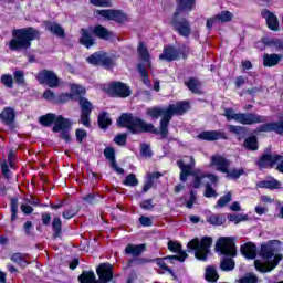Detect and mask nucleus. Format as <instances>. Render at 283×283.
Wrapping results in <instances>:
<instances>
[{
  "mask_svg": "<svg viewBox=\"0 0 283 283\" xmlns=\"http://www.w3.org/2000/svg\"><path fill=\"white\" fill-rule=\"evenodd\" d=\"M280 251V241H270L261 245L259 255L261 260L254 261V266L260 273H271L282 260V254H275Z\"/></svg>",
  "mask_w": 283,
  "mask_h": 283,
  "instance_id": "1",
  "label": "nucleus"
},
{
  "mask_svg": "<svg viewBox=\"0 0 283 283\" xmlns=\"http://www.w3.org/2000/svg\"><path fill=\"white\" fill-rule=\"evenodd\" d=\"M189 109V102H178L177 104H170L167 108H158L153 107L147 109L148 116L151 118H159L160 120V135L161 138H167L169 130L167 127L169 126V120H171V116L174 114H185Z\"/></svg>",
  "mask_w": 283,
  "mask_h": 283,
  "instance_id": "2",
  "label": "nucleus"
},
{
  "mask_svg": "<svg viewBox=\"0 0 283 283\" xmlns=\"http://www.w3.org/2000/svg\"><path fill=\"white\" fill-rule=\"evenodd\" d=\"M177 10L172 18V25L181 36H189L191 34V25L189 21L184 19L185 14H189L196 6V0H177Z\"/></svg>",
  "mask_w": 283,
  "mask_h": 283,
  "instance_id": "3",
  "label": "nucleus"
},
{
  "mask_svg": "<svg viewBox=\"0 0 283 283\" xmlns=\"http://www.w3.org/2000/svg\"><path fill=\"white\" fill-rule=\"evenodd\" d=\"M40 125L43 127H52L53 132H61V138L64 140H70V127H72V122L70 119L55 114L49 113L46 115H43L39 118Z\"/></svg>",
  "mask_w": 283,
  "mask_h": 283,
  "instance_id": "4",
  "label": "nucleus"
},
{
  "mask_svg": "<svg viewBox=\"0 0 283 283\" xmlns=\"http://www.w3.org/2000/svg\"><path fill=\"white\" fill-rule=\"evenodd\" d=\"M39 39V31L29 28L13 31V38L9 42L10 50H28L31 41Z\"/></svg>",
  "mask_w": 283,
  "mask_h": 283,
  "instance_id": "5",
  "label": "nucleus"
},
{
  "mask_svg": "<svg viewBox=\"0 0 283 283\" xmlns=\"http://www.w3.org/2000/svg\"><path fill=\"white\" fill-rule=\"evenodd\" d=\"M97 275L99 281L96 282V274L94 272L84 271L78 280L81 283H109L114 277V265L109 263H102L97 268Z\"/></svg>",
  "mask_w": 283,
  "mask_h": 283,
  "instance_id": "6",
  "label": "nucleus"
},
{
  "mask_svg": "<svg viewBox=\"0 0 283 283\" xmlns=\"http://www.w3.org/2000/svg\"><path fill=\"white\" fill-rule=\"evenodd\" d=\"M117 125H119V127H127V129H129L132 134H140L142 132H154V125L147 124L143 122V119L134 117L129 114L122 115L117 120Z\"/></svg>",
  "mask_w": 283,
  "mask_h": 283,
  "instance_id": "7",
  "label": "nucleus"
},
{
  "mask_svg": "<svg viewBox=\"0 0 283 283\" xmlns=\"http://www.w3.org/2000/svg\"><path fill=\"white\" fill-rule=\"evenodd\" d=\"M227 120H235L241 125H255L258 123H266V117L253 113H235L231 108L224 112Z\"/></svg>",
  "mask_w": 283,
  "mask_h": 283,
  "instance_id": "8",
  "label": "nucleus"
},
{
  "mask_svg": "<svg viewBox=\"0 0 283 283\" xmlns=\"http://www.w3.org/2000/svg\"><path fill=\"white\" fill-rule=\"evenodd\" d=\"M213 244V239L210 237H203L201 240L196 238L188 243V249L195 251V256L197 260H207L209 253H211V245Z\"/></svg>",
  "mask_w": 283,
  "mask_h": 283,
  "instance_id": "9",
  "label": "nucleus"
},
{
  "mask_svg": "<svg viewBox=\"0 0 283 283\" xmlns=\"http://www.w3.org/2000/svg\"><path fill=\"white\" fill-rule=\"evenodd\" d=\"M216 251L221 253V255H229L230 258H235V242L232 238L221 237L216 243Z\"/></svg>",
  "mask_w": 283,
  "mask_h": 283,
  "instance_id": "10",
  "label": "nucleus"
},
{
  "mask_svg": "<svg viewBox=\"0 0 283 283\" xmlns=\"http://www.w3.org/2000/svg\"><path fill=\"white\" fill-rule=\"evenodd\" d=\"M258 165L261 169L275 167V165H277V169L283 174V157L280 155L265 154L260 158Z\"/></svg>",
  "mask_w": 283,
  "mask_h": 283,
  "instance_id": "11",
  "label": "nucleus"
},
{
  "mask_svg": "<svg viewBox=\"0 0 283 283\" xmlns=\"http://www.w3.org/2000/svg\"><path fill=\"white\" fill-rule=\"evenodd\" d=\"M107 94L111 96H119L120 98H127V96L132 95V90L124 83L114 82L106 88Z\"/></svg>",
  "mask_w": 283,
  "mask_h": 283,
  "instance_id": "12",
  "label": "nucleus"
},
{
  "mask_svg": "<svg viewBox=\"0 0 283 283\" xmlns=\"http://www.w3.org/2000/svg\"><path fill=\"white\" fill-rule=\"evenodd\" d=\"M177 165H178L179 169H181L180 180H181V182H186L187 176H191V174L193 171L196 161L193 160V157H184L181 160L177 161Z\"/></svg>",
  "mask_w": 283,
  "mask_h": 283,
  "instance_id": "13",
  "label": "nucleus"
},
{
  "mask_svg": "<svg viewBox=\"0 0 283 283\" xmlns=\"http://www.w3.org/2000/svg\"><path fill=\"white\" fill-rule=\"evenodd\" d=\"M96 12L106 21H116V23H126L127 21V15L120 10L106 9L97 10Z\"/></svg>",
  "mask_w": 283,
  "mask_h": 283,
  "instance_id": "14",
  "label": "nucleus"
},
{
  "mask_svg": "<svg viewBox=\"0 0 283 283\" xmlns=\"http://www.w3.org/2000/svg\"><path fill=\"white\" fill-rule=\"evenodd\" d=\"M231 165L229 159L224 158L222 155H212L210 157L209 167L216 169V171H220L221 174H226Z\"/></svg>",
  "mask_w": 283,
  "mask_h": 283,
  "instance_id": "15",
  "label": "nucleus"
},
{
  "mask_svg": "<svg viewBox=\"0 0 283 283\" xmlns=\"http://www.w3.org/2000/svg\"><path fill=\"white\" fill-rule=\"evenodd\" d=\"M39 83L49 87H59V76L52 71H42L36 75Z\"/></svg>",
  "mask_w": 283,
  "mask_h": 283,
  "instance_id": "16",
  "label": "nucleus"
},
{
  "mask_svg": "<svg viewBox=\"0 0 283 283\" xmlns=\"http://www.w3.org/2000/svg\"><path fill=\"white\" fill-rule=\"evenodd\" d=\"M80 107L82 109L81 123L84 127H90V115L92 114V103L84 97H80Z\"/></svg>",
  "mask_w": 283,
  "mask_h": 283,
  "instance_id": "17",
  "label": "nucleus"
},
{
  "mask_svg": "<svg viewBox=\"0 0 283 283\" xmlns=\"http://www.w3.org/2000/svg\"><path fill=\"white\" fill-rule=\"evenodd\" d=\"M233 19V13L231 11H222L218 15L208 19L207 28L211 30L213 25H218V23H229Z\"/></svg>",
  "mask_w": 283,
  "mask_h": 283,
  "instance_id": "18",
  "label": "nucleus"
},
{
  "mask_svg": "<svg viewBox=\"0 0 283 283\" xmlns=\"http://www.w3.org/2000/svg\"><path fill=\"white\" fill-rule=\"evenodd\" d=\"M205 178H208L209 182H211V185L213 187H218V176L213 175V174H203V172H196L195 174V179L192 182V187L195 189H198L202 182H205Z\"/></svg>",
  "mask_w": 283,
  "mask_h": 283,
  "instance_id": "19",
  "label": "nucleus"
},
{
  "mask_svg": "<svg viewBox=\"0 0 283 283\" xmlns=\"http://www.w3.org/2000/svg\"><path fill=\"white\" fill-rule=\"evenodd\" d=\"M87 62L91 65H103L104 67H112V59L107 56L105 53H94L90 57H87Z\"/></svg>",
  "mask_w": 283,
  "mask_h": 283,
  "instance_id": "20",
  "label": "nucleus"
},
{
  "mask_svg": "<svg viewBox=\"0 0 283 283\" xmlns=\"http://www.w3.org/2000/svg\"><path fill=\"white\" fill-rule=\"evenodd\" d=\"M83 94H85V88L78 84H73L71 85V94H61L59 103H67L71 98H74L75 96H83Z\"/></svg>",
  "mask_w": 283,
  "mask_h": 283,
  "instance_id": "21",
  "label": "nucleus"
},
{
  "mask_svg": "<svg viewBox=\"0 0 283 283\" xmlns=\"http://www.w3.org/2000/svg\"><path fill=\"white\" fill-rule=\"evenodd\" d=\"M168 249L172 253H179V255L168 256L169 260H178L179 262H185V260H187V252L182 251V245H180L178 242L169 241Z\"/></svg>",
  "mask_w": 283,
  "mask_h": 283,
  "instance_id": "22",
  "label": "nucleus"
},
{
  "mask_svg": "<svg viewBox=\"0 0 283 283\" xmlns=\"http://www.w3.org/2000/svg\"><path fill=\"white\" fill-rule=\"evenodd\" d=\"M261 17H263V19H265V21L268 23V28L270 30H273L274 32H277V30H280V21L277 20V17L275 15V13L264 9L261 12Z\"/></svg>",
  "mask_w": 283,
  "mask_h": 283,
  "instance_id": "23",
  "label": "nucleus"
},
{
  "mask_svg": "<svg viewBox=\"0 0 283 283\" xmlns=\"http://www.w3.org/2000/svg\"><path fill=\"white\" fill-rule=\"evenodd\" d=\"M198 138H200L201 140H220L222 138H227L224 136V134L217 132V130H208V132H203L200 133L198 135Z\"/></svg>",
  "mask_w": 283,
  "mask_h": 283,
  "instance_id": "24",
  "label": "nucleus"
},
{
  "mask_svg": "<svg viewBox=\"0 0 283 283\" xmlns=\"http://www.w3.org/2000/svg\"><path fill=\"white\" fill-rule=\"evenodd\" d=\"M241 253L248 260H254V258L258 255V248L253 243H245L241 248Z\"/></svg>",
  "mask_w": 283,
  "mask_h": 283,
  "instance_id": "25",
  "label": "nucleus"
},
{
  "mask_svg": "<svg viewBox=\"0 0 283 283\" xmlns=\"http://www.w3.org/2000/svg\"><path fill=\"white\" fill-rule=\"evenodd\" d=\"M165 260H169V256H166L163 259H156V264L157 266H159L158 273L160 275H165V273H170L172 280H176V273H174V271H171V269L167 266V263L165 262Z\"/></svg>",
  "mask_w": 283,
  "mask_h": 283,
  "instance_id": "26",
  "label": "nucleus"
},
{
  "mask_svg": "<svg viewBox=\"0 0 283 283\" xmlns=\"http://www.w3.org/2000/svg\"><path fill=\"white\" fill-rule=\"evenodd\" d=\"M282 61V55L280 54H264L263 55V65L264 67H273Z\"/></svg>",
  "mask_w": 283,
  "mask_h": 283,
  "instance_id": "27",
  "label": "nucleus"
},
{
  "mask_svg": "<svg viewBox=\"0 0 283 283\" xmlns=\"http://www.w3.org/2000/svg\"><path fill=\"white\" fill-rule=\"evenodd\" d=\"M260 132H275L276 134H283V119L279 123H269L260 127Z\"/></svg>",
  "mask_w": 283,
  "mask_h": 283,
  "instance_id": "28",
  "label": "nucleus"
},
{
  "mask_svg": "<svg viewBox=\"0 0 283 283\" xmlns=\"http://www.w3.org/2000/svg\"><path fill=\"white\" fill-rule=\"evenodd\" d=\"M137 52L139 54L140 61L144 63H148V70H151V61L149 56V51L147 50V46H145V43L140 42L137 49Z\"/></svg>",
  "mask_w": 283,
  "mask_h": 283,
  "instance_id": "29",
  "label": "nucleus"
},
{
  "mask_svg": "<svg viewBox=\"0 0 283 283\" xmlns=\"http://www.w3.org/2000/svg\"><path fill=\"white\" fill-rule=\"evenodd\" d=\"M90 32H93L98 39H104L105 41L112 36V32L103 25H96L94 29H90Z\"/></svg>",
  "mask_w": 283,
  "mask_h": 283,
  "instance_id": "30",
  "label": "nucleus"
},
{
  "mask_svg": "<svg viewBox=\"0 0 283 283\" xmlns=\"http://www.w3.org/2000/svg\"><path fill=\"white\" fill-rule=\"evenodd\" d=\"M206 220L209 224H212L213 227H220L224 224V222H227V218L222 214H208Z\"/></svg>",
  "mask_w": 283,
  "mask_h": 283,
  "instance_id": "31",
  "label": "nucleus"
},
{
  "mask_svg": "<svg viewBox=\"0 0 283 283\" xmlns=\"http://www.w3.org/2000/svg\"><path fill=\"white\" fill-rule=\"evenodd\" d=\"M81 34L82 36L80 39V43L85 48H92V45H94V38H92V34L90 33V31L82 29Z\"/></svg>",
  "mask_w": 283,
  "mask_h": 283,
  "instance_id": "32",
  "label": "nucleus"
},
{
  "mask_svg": "<svg viewBox=\"0 0 283 283\" xmlns=\"http://www.w3.org/2000/svg\"><path fill=\"white\" fill-rule=\"evenodd\" d=\"M159 59L160 61H176L178 59V52H176L174 48L168 46L164 50Z\"/></svg>",
  "mask_w": 283,
  "mask_h": 283,
  "instance_id": "33",
  "label": "nucleus"
},
{
  "mask_svg": "<svg viewBox=\"0 0 283 283\" xmlns=\"http://www.w3.org/2000/svg\"><path fill=\"white\" fill-rule=\"evenodd\" d=\"M143 251H145V244H139V245L128 244L125 249V253L127 255H134V256L140 255Z\"/></svg>",
  "mask_w": 283,
  "mask_h": 283,
  "instance_id": "34",
  "label": "nucleus"
},
{
  "mask_svg": "<svg viewBox=\"0 0 283 283\" xmlns=\"http://www.w3.org/2000/svg\"><path fill=\"white\" fill-rule=\"evenodd\" d=\"M1 118L4 120V123H7L8 125H10V123L14 122L15 118V113H14V108L12 107H7L2 111L1 114Z\"/></svg>",
  "mask_w": 283,
  "mask_h": 283,
  "instance_id": "35",
  "label": "nucleus"
},
{
  "mask_svg": "<svg viewBox=\"0 0 283 283\" xmlns=\"http://www.w3.org/2000/svg\"><path fill=\"white\" fill-rule=\"evenodd\" d=\"M46 30H49V32H51L52 34H55V36H64L65 34L63 28L54 22L46 23Z\"/></svg>",
  "mask_w": 283,
  "mask_h": 283,
  "instance_id": "36",
  "label": "nucleus"
},
{
  "mask_svg": "<svg viewBox=\"0 0 283 283\" xmlns=\"http://www.w3.org/2000/svg\"><path fill=\"white\" fill-rule=\"evenodd\" d=\"M227 178H229L230 180H238V178H240V176H243L244 174V169L242 168H233V169H229L228 171L224 172Z\"/></svg>",
  "mask_w": 283,
  "mask_h": 283,
  "instance_id": "37",
  "label": "nucleus"
},
{
  "mask_svg": "<svg viewBox=\"0 0 283 283\" xmlns=\"http://www.w3.org/2000/svg\"><path fill=\"white\" fill-rule=\"evenodd\" d=\"M231 200H233V195L231 192H228L218 200L217 205L214 206V209H222L227 207V205H229Z\"/></svg>",
  "mask_w": 283,
  "mask_h": 283,
  "instance_id": "38",
  "label": "nucleus"
},
{
  "mask_svg": "<svg viewBox=\"0 0 283 283\" xmlns=\"http://www.w3.org/2000/svg\"><path fill=\"white\" fill-rule=\"evenodd\" d=\"M218 271L213 266H208L206 269V280L207 282H218Z\"/></svg>",
  "mask_w": 283,
  "mask_h": 283,
  "instance_id": "39",
  "label": "nucleus"
},
{
  "mask_svg": "<svg viewBox=\"0 0 283 283\" xmlns=\"http://www.w3.org/2000/svg\"><path fill=\"white\" fill-rule=\"evenodd\" d=\"M98 125L101 129H105L112 125V119L109 118V115L107 113H102L98 116Z\"/></svg>",
  "mask_w": 283,
  "mask_h": 283,
  "instance_id": "40",
  "label": "nucleus"
},
{
  "mask_svg": "<svg viewBox=\"0 0 283 283\" xmlns=\"http://www.w3.org/2000/svg\"><path fill=\"white\" fill-rule=\"evenodd\" d=\"M186 85L190 90V92H193V94H199L200 81H198L197 78H190L188 82H186Z\"/></svg>",
  "mask_w": 283,
  "mask_h": 283,
  "instance_id": "41",
  "label": "nucleus"
},
{
  "mask_svg": "<svg viewBox=\"0 0 283 283\" xmlns=\"http://www.w3.org/2000/svg\"><path fill=\"white\" fill-rule=\"evenodd\" d=\"M126 187H138V178L135 174H129L125 177L124 182Z\"/></svg>",
  "mask_w": 283,
  "mask_h": 283,
  "instance_id": "42",
  "label": "nucleus"
},
{
  "mask_svg": "<svg viewBox=\"0 0 283 283\" xmlns=\"http://www.w3.org/2000/svg\"><path fill=\"white\" fill-rule=\"evenodd\" d=\"M0 81L2 85H4V87H8L9 90H12V87H14V77H12V75L10 74H3Z\"/></svg>",
  "mask_w": 283,
  "mask_h": 283,
  "instance_id": "43",
  "label": "nucleus"
},
{
  "mask_svg": "<svg viewBox=\"0 0 283 283\" xmlns=\"http://www.w3.org/2000/svg\"><path fill=\"white\" fill-rule=\"evenodd\" d=\"M244 147L245 149H251V151H255L258 149V138L255 137H248L244 140Z\"/></svg>",
  "mask_w": 283,
  "mask_h": 283,
  "instance_id": "44",
  "label": "nucleus"
},
{
  "mask_svg": "<svg viewBox=\"0 0 283 283\" xmlns=\"http://www.w3.org/2000/svg\"><path fill=\"white\" fill-rule=\"evenodd\" d=\"M261 187H263L264 189H280L281 184L276 179H271L262 181Z\"/></svg>",
  "mask_w": 283,
  "mask_h": 283,
  "instance_id": "45",
  "label": "nucleus"
},
{
  "mask_svg": "<svg viewBox=\"0 0 283 283\" xmlns=\"http://www.w3.org/2000/svg\"><path fill=\"white\" fill-rule=\"evenodd\" d=\"M220 266L222 271H233L235 269V262L233 259H223Z\"/></svg>",
  "mask_w": 283,
  "mask_h": 283,
  "instance_id": "46",
  "label": "nucleus"
},
{
  "mask_svg": "<svg viewBox=\"0 0 283 283\" xmlns=\"http://www.w3.org/2000/svg\"><path fill=\"white\" fill-rule=\"evenodd\" d=\"M90 3L97 8H112V0H90Z\"/></svg>",
  "mask_w": 283,
  "mask_h": 283,
  "instance_id": "47",
  "label": "nucleus"
},
{
  "mask_svg": "<svg viewBox=\"0 0 283 283\" xmlns=\"http://www.w3.org/2000/svg\"><path fill=\"white\" fill-rule=\"evenodd\" d=\"M12 262H15V264H19L20 266H28V261L23 259V254L21 253H14L11 256Z\"/></svg>",
  "mask_w": 283,
  "mask_h": 283,
  "instance_id": "48",
  "label": "nucleus"
},
{
  "mask_svg": "<svg viewBox=\"0 0 283 283\" xmlns=\"http://www.w3.org/2000/svg\"><path fill=\"white\" fill-rule=\"evenodd\" d=\"M218 192L216 189L211 186V184H206V190H205V197L206 198H217Z\"/></svg>",
  "mask_w": 283,
  "mask_h": 283,
  "instance_id": "49",
  "label": "nucleus"
},
{
  "mask_svg": "<svg viewBox=\"0 0 283 283\" xmlns=\"http://www.w3.org/2000/svg\"><path fill=\"white\" fill-rule=\"evenodd\" d=\"M138 71H139L140 76L143 77V83L145 85H150L151 82L149 81V77L147 75V69H145L142 64H139Z\"/></svg>",
  "mask_w": 283,
  "mask_h": 283,
  "instance_id": "50",
  "label": "nucleus"
},
{
  "mask_svg": "<svg viewBox=\"0 0 283 283\" xmlns=\"http://www.w3.org/2000/svg\"><path fill=\"white\" fill-rule=\"evenodd\" d=\"M239 283H258V276L253 273L245 274V276L239 280Z\"/></svg>",
  "mask_w": 283,
  "mask_h": 283,
  "instance_id": "51",
  "label": "nucleus"
},
{
  "mask_svg": "<svg viewBox=\"0 0 283 283\" xmlns=\"http://www.w3.org/2000/svg\"><path fill=\"white\" fill-rule=\"evenodd\" d=\"M13 76H14V81L18 85H24L25 83V75L23 73V71H15L13 73Z\"/></svg>",
  "mask_w": 283,
  "mask_h": 283,
  "instance_id": "52",
  "label": "nucleus"
},
{
  "mask_svg": "<svg viewBox=\"0 0 283 283\" xmlns=\"http://www.w3.org/2000/svg\"><path fill=\"white\" fill-rule=\"evenodd\" d=\"M104 156H105V158H107V160L111 161V165H112V163H116V155L114 153V148H109V147L106 148L104 150Z\"/></svg>",
  "mask_w": 283,
  "mask_h": 283,
  "instance_id": "53",
  "label": "nucleus"
},
{
  "mask_svg": "<svg viewBox=\"0 0 283 283\" xmlns=\"http://www.w3.org/2000/svg\"><path fill=\"white\" fill-rule=\"evenodd\" d=\"M19 209V200L12 199L11 200V220H17V211Z\"/></svg>",
  "mask_w": 283,
  "mask_h": 283,
  "instance_id": "54",
  "label": "nucleus"
},
{
  "mask_svg": "<svg viewBox=\"0 0 283 283\" xmlns=\"http://www.w3.org/2000/svg\"><path fill=\"white\" fill-rule=\"evenodd\" d=\"M140 154L144 156V158H151V148H149V145L143 144L140 148Z\"/></svg>",
  "mask_w": 283,
  "mask_h": 283,
  "instance_id": "55",
  "label": "nucleus"
},
{
  "mask_svg": "<svg viewBox=\"0 0 283 283\" xmlns=\"http://www.w3.org/2000/svg\"><path fill=\"white\" fill-rule=\"evenodd\" d=\"M151 187H154V181L151 180V176H146V180L143 186L144 193H147V191H149V189H151Z\"/></svg>",
  "mask_w": 283,
  "mask_h": 283,
  "instance_id": "56",
  "label": "nucleus"
},
{
  "mask_svg": "<svg viewBox=\"0 0 283 283\" xmlns=\"http://www.w3.org/2000/svg\"><path fill=\"white\" fill-rule=\"evenodd\" d=\"M22 213H24L25 216H30V213H32V211H34V208H32V206H30V203L25 202L22 203L20 207Z\"/></svg>",
  "mask_w": 283,
  "mask_h": 283,
  "instance_id": "57",
  "label": "nucleus"
},
{
  "mask_svg": "<svg viewBox=\"0 0 283 283\" xmlns=\"http://www.w3.org/2000/svg\"><path fill=\"white\" fill-rule=\"evenodd\" d=\"M75 136L78 143H83V140L87 138V132H85L84 129H77Z\"/></svg>",
  "mask_w": 283,
  "mask_h": 283,
  "instance_id": "58",
  "label": "nucleus"
},
{
  "mask_svg": "<svg viewBox=\"0 0 283 283\" xmlns=\"http://www.w3.org/2000/svg\"><path fill=\"white\" fill-rule=\"evenodd\" d=\"M61 224L62 222L60 218L53 219L52 227L56 234L61 233Z\"/></svg>",
  "mask_w": 283,
  "mask_h": 283,
  "instance_id": "59",
  "label": "nucleus"
},
{
  "mask_svg": "<svg viewBox=\"0 0 283 283\" xmlns=\"http://www.w3.org/2000/svg\"><path fill=\"white\" fill-rule=\"evenodd\" d=\"M114 142L116 143V145H125V143H127V135H117Z\"/></svg>",
  "mask_w": 283,
  "mask_h": 283,
  "instance_id": "60",
  "label": "nucleus"
},
{
  "mask_svg": "<svg viewBox=\"0 0 283 283\" xmlns=\"http://www.w3.org/2000/svg\"><path fill=\"white\" fill-rule=\"evenodd\" d=\"M229 132H231L232 134H242L244 132V128L242 126H233L230 125L228 127Z\"/></svg>",
  "mask_w": 283,
  "mask_h": 283,
  "instance_id": "61",
  "label": "nucleus"
},
{
  "mask_svg": "<svg viewBox=\"0 0 283 283\" xmlns=\"http://www.w3.org/2000/svg\"><path fill=\"white\" fill-rule=\"evenodd\" d=\"M75 213H76V210L74 209L66 210L63 212V218H65V220H70L74 218Z\"/></svg>",
  "mask_w": 283,
  "mask_h": 283,
  "instance_id": "62",
  "label": "nucleus"
},
{
  "mask_svg": "<svg viewBox=\"0 0 283 283\" xmlns=\"http://www.w3.org/2000/svg\"><path fill=\"white\" fill-rule=\"evenodd\" d=\"M139 222L143 227H151V219L148 217H140Z\"/></svg>",
  "mask_w": 283,
  "mask_h": 283,
  "instance_id": "63",
  "label": "nucleus"
},
{
  "mask_svg": "<svg viewBox=\"0 0 283 283\" xmlns=\"http://www.w3.org/2000/svg\"><path fill=\"white\" fill-rule=\"evenodd\" d=\"M1 169L4 178H10V169L8 168V163H2Z\"/></svg>",
  "mask_w": 283,
  "mask_h": 283,
  "instance_id": "64",
  "label": "nucleus"
}]
</instances>
